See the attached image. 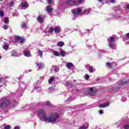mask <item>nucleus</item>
Instances as JSON below:
<instances>
[{
  "instance_id": "f257e3e1",
  "label": "nucleus",
  "mask_w": 129,
  "mask_h": 129,
  "mask_svg": "<svg viewBox=\"0 0 129 129\" xmlns=\"http://www.w3.org/2000/svg\"><path fill=\"white\" fill-rule=\"evenodd\" d=\"M12 104L11 103V100L10 99L4 97L0 99V108H6V107H9Z\"/></svg>"
},
{
  "instance_id": "f03ea898",
  "label": "nucleus",
  "mask_w": 129,
  "mask_h": 129,
  "mask_svg": "<svg viewBox=\"0 0 129 129\" xmlns=\"http://www.w3.org/2000/svg\"><path fill=\"white\" fill-rule=\"evenodd\" d=\"M58 118L59 114L58 113H54L50 114L48 117H46V121H48L49 122H54V121H56Z\"/></svg>"
},
{
  "instance_id": "7ed1b4c3",
  "label": "nucleus",
  "mask_w": 129,
  "mask_h": 129,
  "mask_svg": "<svg viewBox=\"0 0 129 129\" xmlns=\"http://www.w3.org/2000/svg\"><path fill=\"white\" fill-rule=\"evenodd\" d=\"M66 3L69 6H79V5H81L82 0H68Z\"/></svg>"
},
{
  "instance_id": "20e7f679",
  "label": "nucleus",
  "mask_w": 129,
  "mask_h": 129,
  "mask_svg": "<svg viewBox=\"0 0 129 129\" xmlns=\"http://www.w3.org/2000/svg\"><path fill=\"white\" fill-rule=\"evenodd\" d=\"M38 115L42 117L43 121H46L47 119V115L46 114V111L43 109H40L37 111Z\"/></svg>"
},
{
  "instance_id": "39448f33",
  "label": "nucleus",
  "mask_w": 129,
  "mask_h": 129,
  "mask_svg": "<svg viewBox=\"0 0 129 129\" xmlns=\"http://www.w3.org/2000/svg\"><path fill=\"white\" fill-rule=\"evenodd\" d=\"M96 93H97V92L96 90H93V87L90 88V92H89V95L91 96H95Z\"/></svg>"
},
{
  "instance_id": "423d86ee",
  "label": "nucleus",
  "mask_w": 129,
  "mask_h": 129,
  "mask_svg": "<svg viewBox=\"0 0 129 129\" xmlns=\"http://www.w3.org/2000/svg\"><path fill=\"white\" fill-rule=\"evenodd\" d=\"M15 41H16V42H19V43H25V39L19 36H16Z\"/></svg>"
},
{
  "instance_id": "0eeeda50",
  "label": "nucleus",
  "mask_w": 129,
  "mask_h": 129,
  "mask_svg": "<svg viewBox=\"0 0 129 129\" xmlns=\"http://www.w3.org/2000/svg\"><path fill=\"white\" fill-rule=\"evenodd\" d=\"M107 106H109V103H108V102H107L104 104H100L99 105V107L100 108H102V107H107Z\"/></svg>"
},
{
  "instance_id": "6e6552de",
  "label": "nucleus",
  "mask_w": 129,
  "mask_h": 129,
  "mask_svg": "<svg viewBox=\"0 0 129 129\" xmlns=\"http://www.w3.org/2000/svg\"><path fill=\"white\" fill-rule=\"evenodd\" d=\"M46 11L48 13V14H51L52 11H53V8H52V7H51V6L48 5L46 8Z\"/></svg>"
},
{
  "instance_id": "1a4fd4ad",
  "label": "nucleus",
  "mask_w": 129,
  "mask_h": 129,
  "mask_svg": "<svg viewBox=\"0 0 129 129\" xmlns=\"http://www.w3.org/2000/svg\"><path fill=\"white\" fill-rule=\"evenodd\" d=\"M72 14H74V15H76L77 14H80V13H82V10L79 8L77 10V11L76 10H72Z\"/></svg>"
},
{
  "instance_id": "9d476101",
  "label": "nucleus",
  "mask_w": 129,
  "mask_h": 129,
  "mask_svg": "<svg viewBox=\"0 0 129 129\" xmlns=\"http://www.w3.org/2000/svg\"><path fill=\"white\" fill-rule=\"evenodd\" d=\"M37 20L39 23H43L44 22V18L41 15L38 16L37 18Z\"/></svg>"
},
{
  "instance_id": "9b49d317",
  "label": "nucleus",
  "mask_w": 129,
  "mask_h": 129,
  "mask_svg": "<svg viewBox=\"0 0 129 129\" xmlns=\"http://www.w3.org/2000/svg\"><path fill=\"white\" fill-rule=\"evenodd\" d=\"M109 48H110L111 49H112L113 50H115V48L116 46L115 45V44H114V43L112 42H110L109 43Z\"/></svg>"
},
{
  "instance_id": "f8f14e48",
  "label": "nucleus",
  "mask_w": 129,
  "mask_h": 129,
  "mask_svg": "<svg viewBox=\"0 0 129 129\" xmlns=\"http://www.w3.org/2000/svg\"><path fill=\"white\" fill-rule=\"evenodd\" d=\"M107 41L109 43H112L115 41V37L113 36L109 37V38H108Z\"/></svg>"
},
{
  "instance_id": "ddd939ff",
  "label": "nucleus",
  "mask_w": 129,
  "mask_h": 129,
  "mask_svg": "<svg viewBox=\"0 0 129 129\" xmlns=\"http://www.w3.org/2000/svg\"><path fill=\"white\" fill-rule=\"evenodd\" d=\"M37 67H38V68L39 69H43V68H44V67L45 66L44 65V63H43L42 62L37 63Z\"/></svg>"
},
{
  "instance_id": "4468645a",
  "label": "nucleus",
  "mask_w": 129,
  "mask_h": 129,
  "mask_svg": "<svg viewBox=\"0 0 129 129\" xmlns=\"http://www.w3.org/2000/svg\"><path fill=\"white\" fill-rule=\"evenodd\" d=\"M56 45L58 47H63V46L65 45V43L63 41H59L57 43Z\"/></svg>"
},
{
  "instance_id": "2eb2a0df",
  "label": "nucleus",
  "mask_w": 129,
  "mask_h": 129,
  "mask_svg": "<svg viewBox=\"0 0 129 129\" xmlns=\"http://www.w3.org/2000/svg\"><path fill=\"white\" fill-rule=\"evenodd\" d=\"M21 6H22V8H23L24 9H26V8L29 7V5L27 3H22Z\"/></svg>"
},
{
  "instance_id": "dca6fc26",
  "label": "nucleus",
  "mask_w": 129,
  "mask_h": 129,
  "mask_svg": "<svg viewBox=\"0 0 129 129\" xmlns=\"http://www.w3.org/2000/svg\"><path fill=\"white\" fill-rule=\"evenodd\" d=\"M73 66V63H71V62H68L67 64V67L68 69H70V68H72Z\"/></svg>"
},
{
  "instance_id": "f3484780",
  "label": "nucleus",
  "mask_w": 129,
  "mask_h": 129,
  "mask_svg": "<svg viewBox=\"0 0 129 129\" xmlns=\"http://www.w3.org/2000/svg\"><path fill=\"white\" fill-rule=\"evenodd\" d=\"M59 54L62 57H65L66 56V52L63 50L60 51Z\"/></svg>"
},
{
  "instance_id": "a211bd4d",
  "label": "nucleus",
  "mask_w": 129,
  "mask_h": 129,
  "mask_svg": "<svg viewBox=\"0 0 129 129\" xmlns=\"http://www.w3.org/2000/svg\"><path fill=\"white\" fill-rule=\"evenodd\" d=\"M23 54L26 57H30L31 56V54H30V53L28 51H24Z\"/></svg>"
},
{
  "instance_id": "6ab92c4d",
  "label": "nucleus",
  "mask_w": 129,
  "mask_h": 129,
  "mask_svg": "<svg viewBox=\"0 0 129 129\" xmlns=\"http://www.w3.org/2000/svg\"><path fill=\"white\" fill-rule=\"evenodd\" d=\"M126 83H127V81H122L121 82H119L118 83V85H124V84H126Z\"/></svg>"
},
{
  "instance_id": "aec40b11",
  "label": "nucleus",
  "mask_w": 129,
  "mask_h": 129,
  "mask_svg": "<svg viewBox=\"0 0 129 129\" xmlns=\"http://www.w3.org/2000/svg\"><path fill=\"white\" fill-rule=\"evenodd\" d=\"M54 79H55V78L54 77H51L50 78V79L48 80V83L51 84L53 81H54Z\"/></svg>"
},
{
  "instance_id": "412c9836",
  "label": "nucleus",
  "mask_w": 129,
  "mask_h": 129,
  "mask_svg": "<svg viewBox=\"0 0 129 129\" xmlns=\"http://www.w3.org/2000/svg\"><path fill=\"white\" fill-rule=\"evenodd\" d=\"M106 65L107 68H109V69H111V68H112V67H111L112 64L110 62L106 63Z\"/></svg>"
},
{
  "instance_id": "4be33fe9",
  "label": "nucleus",
  "mask_w": 129,
  "mask_h": 129,
  "mask_svg": "<svg viewBox=\"0 0 129 129\" xmlns=\"http://www.w3.org/2000/svg\"><path fill=\"white\" fill-rule=\"evenodd\" d=\"M88 71L90 72V73H93L94 71V70H93V68L90 66V68L88 69Z\"/></svg>"
},
{
  "instance_id": "5701e85b",
  "label": "nucleus",
  "mask_w": 129,
  "mask_h": 129,
  "mask_svg": "<svg viewBox=\"0 0 129 129\" xmlns=\"http://www.w3.org/2000/svg\"><path fill=\"white\" fill-rule=\"evenodd\" d=\"M12 55L14 56V57H17V56H18V53L15 51H12Z\"/></svg>"
},
{
  "instance_id": "b1692460",
  "label": "nucleus",
  "mask_w": 129,
  "mask_h": 129,
  "mask_svg": "<svg viewBox=\"0 0 129 129\" xmlns=\"http://www.w3.org/2000/svg\"><path fill=\"white\" fill-rule=\"evenodd\" d=\"M54 32H55V33H56V34H58V33H60V30H59V29H58V28H57V27H55L54 28Z\"/></svg>"
},
{
  "instance_id": "393cba45",
  "label": "nucleus",
  "mask_w": 129,
  "mask_h": 129,
  "mask_svg": "<svg viewBox=\"0 0 129 129\" xmlns=\"http://www.w3.org/2000/svg\"><path fill=\"white\" fill-rule=\"evenodd\" d=\"M9 22V18H8V17H6L4 19V23L5 24H8Z\"/></svg>"
},
{
  "instance_id": "a878e982",
  "label": "nucleus",
  "mask_w": 129,
  "mask_h": 129,
  "mask_svg": "<svg viewBox=\"0 0 129 129\" xmlns=\"http://www.w3.org/2000/svg\"><path fill=\"white\" fill-rule=\"evenodd\" d=\"M53 54L55 56H56L57 57L59 56V52L57 51H54L53 52Z\"/></svg>"
},
{
  "instance_id": "bb28decb",
  "label": "nucleus",
  "mask_w": 129,
  "mask_h": 129,
  "mask_svg": "<svg viewBox=\"0 0 129 129\" xmlns=\"http://www.w3.org/2000/svg\"><path fill=\"white\" fill-rule=\"evenodd\" d=\"M54 28H53V27H50L48 32H49V33H53V32H54Z\"/></svg>"
},
{
  "instance_id": "cd10ccee",
  "label": "nucleus",
  "mask_w": 129,
  "mask_h": 129,
  "mask_svg": "<svg viewBox=\"0 0 129 129\" xmlns=\"http://www.w3.org/2000/svg\"><path fill=\"white\" fill-rule=\"evenodd\" d=\"M38 52L39 54L40 57H42L43 56V52L40 50H38Z\"/></svg>"
},
{
  "instance_id": "c85d7f7f",
  "label": "nucleus",
  "mask_w": 129,
  "mask_h": 129,
  "mask_svg": "<svg viewBox=\"0 0 129 129\" xmlns=\"http://www.w3.org/2000/svg\"><path fill=\"white\" fill-rule=\"evenodd\" d=\"M5 16V13H4V11L0 10V16L4 17Z\"/></svg>"
},
{
  "instance_id": "c756f323",
  "label": "nucleus",
  "mask_w": 129,
  "mask_h": 129,
  "mask_svg": "<svg viewBox=\"0 0 129 129\" xmlns=\"http://www.w3.org/2000/svg\"><path fill=\"white\" fill-rule=\"evenodd\" d=\"M84 14H86L87 15H88V14H89V9H86L84 10Z\"/></svg>"
},
{
  "instance_id": "7c9ffc66",
  "label": "nucleus",
  "mask_w": 129,
  "mask_h": 129,
  "mask_svg": "<svg viewBox=\"0 0 129 129\" xmlns=\"http://www.w3.org/2000/svg\"><path fill=\"white\" fill-rule=\"evenodd\" d=\"M3 48L4 50H9V45H4Z\"/></svg>"
},
{
  "instance_id": "2f4dec72",
  "label": "nucleus",
  "mask_w": 129,
  "mask_h": 129,
  "mask_svg": "<svg viewBox=\"0 0 129 129\" xmlns=\"http://www.w3.org/2000/svg\"><path fill=\"white\" fill-rule=\"evenodd\" d=\"M124 129H128L129 128V125L126 124L123 126Z\"/></svg>"
},
{
  "instance_id": "473e14b6",
  "label": "nucleus",
  "mask_w": 129,
  "mask_h": 129,
  "mask_svg": "<svg viewBox=\"0 0 129 129\" xmlns=\"http://www.w3.org/2000/svg\"><path fill=\"white\" fill-rule=\"evenodd\" d=\"M5 129H11V126L7 125L4 127Z\"/></svg>"
},
{
  "instance_id": "72a5a7b5",
  "label": "nucleus",
  "mask_w": 129,
  "mask_h": 129,
  "mask_svg": "<svg viewBox=\"0 0 129 129\" xmlns=\"http://www.w3.org/2000/svg\"><path fill=\"white\" fill-rule=\"evenodd\" d=\"M8 28H9V27L7 25H4L3 26V29H4V30H7Z\"/></svg>"
},
{
  "instance_id": "f704fd0d",
  "label": "nucleus",
  "mask_w": 129,
  "mask_h": 129,
  "mask_svg": "<svg viewBox=\"0 0 129 129\" xmlns=\"http://www.w3.org/2000/svg\"><path fill=\"white\" fill-rule=\"evenodd\" d=\"M46 105L47 106H50V105H51V103L49 101H47L46 102Z\"/></svg>"
},
{
  "instance_id": "c9c22d12",
  "label": "nucleus",
  "mask_w": 129,
  "mask_h": 129,
  "mask_svg": "<svg viewBox=\"0 0 129 129\" xmlns=\"http://www.w3.org/2000/svg\"><path fill=\"white\" fill-rule=\"evenodd\" d=\"M26 24L25 23H23L22 25H21V27L22 28H26Z\"/></svg>"
},
{
  "instance_id": "e433bc0d",
  "label": "nucleus",
  "mask_w": 129,
  "mask_h": 129,
  "mask_svg": "<svg viewBox=\"0 0 129 129\" xmlns=\"http://www.w3.org/2000/svg\"><path fill=\"white\" fill-rule=\"evenodd\" d=\"M89 75H86V77L85 78V79H86V80H88V79H89Z\"/></svg>"
},
{
  "instance_id": "4c0bfd02",
  "label": "nucleus",
  "mask_w": 129,
  "mask_h": 129,
  "mask_svg": "<svg viewBox=\"0 0 129 129\" xmlns=\"http://www.w3.org/2000/svg\"><path fill=\"white\" fill-rule=\"evenodd\" d=\"M109 2L111 3V4H114V3H115V0H109Z\"/></svg>"
},
{
  "instance_id": "58836bf2",
  "label": "nucleus",
  "mask_w": 129,
  "mask_h": 129,
  "mask_svg": "<svg viewBox=\"0 0 129 129\" xmlns=\"http://www.w3.org/2000/svg\"><path fill=\"white\" fill-rule=\"evenodd\" d=\"M79 129H87V128L84 126L80 127Z\"/></svg>"
},
{
  "instance_id": "ea45409f",
  "label": "nucleus",
  "mask_w": 129,
  "mask_h": 129,
  "mask_svg": "<svg viewBox=\"0 0 129 129\" xmlns=\"http://www.w3.org/2000/svg\"><path fill=\"white\" fill-rule=\"evenodd\" d=\"M54 71L55 72H58V71H59V68H56Z\"/></svg>"
},
{
  "instance_id": "a19ab883",
  "label": "nucleus",
  "mask_w": 129,
  "mask_h": 129,
  "mask_svg": "<svg viewBox=\"0 0 129 129\" xmlns=\"http://www.w3.org/2000/svg\"><path fill=\"white\" fill-rule=\"evenodd\" d=\"M47 3H48L49 5L52 4V0H47Z\"/></svg>"
},
{
  "instance_id": "79ce46f5",
  "label": "nucleus",
  "mask_w": 129,
  "mask_h": 129,
  "mask_svg": "<svg viewBox=\"0 0 129 129\" xmlns=\"http://www.w3.org/2000/svg\"><path fill=\"white\" fill-rule=\"evenodd\" d=\"M99 113H100V114H103V110H100L99 111Z\"/></svg>"
},
{
  "instance_id": "37998d69",
  "label": "nucleus",
  "mask_w": 129,
  "mask_h": 129,
  "mask_svg": "<svg viewBox=\"0 0 129 129\" xmlns=\"http://www.w3.org/2000/svg\"><path fill=\"white\" fill-rule=\"evenodd\" d=\"M14 129H20V126H15L14 127Z\"/></svg>"
},
{
  "instance_id": "c03bdc74",
  "label": "nucleus",
  "mask_w": 129,
  "mask_h": 129,
  "mask_svg": "<svg viewBox=\"0 0 129 129\" xmlns=\"http://www.w3.org/2000/svg\"><path fill=\"white\" fill-rule=\"evenodd\" d=\"M126 38H127V39H129V33L126 34Z\"/></svg>"
},
{
  "instance_id": "a18cd8bd",
  "label": "nucleus",
  "mask_w": 129,
  "mask_h": 129,
  "mask_svg": "<svg viewBox=\"0 0 129 129\" xmlns=\"http://www.w3.org/2000/svg\"><path fill=\"white\" fill-rule=\"evenodd\" d=\"M14 5H15V3L14 2H12L10 3V6H14Z\"/></svg>"
},
{
  "instance_id": "49530a36",
  "label": "nucleus",
  "mask_w": 129,
  "mask_h": 129,
  "mask_svg": "<svg viewBox=\"0 0 129 129\" xmlns=\"http://www.w3.org/2000/svg\"><path fill=\"white\" fill-rule=\"evenodd\" d=\"M126 9H127V10H129V4L126 6Z\"/></svg>"
},
{
  "instance_id": "de8ad7c7",
  "label": "nucleus",
  "mask_w": 129,
  "mask_h": 129,
  "mask_svg": "<svg viewBox=\"0 0 129 129\" xmlns=\"http://www.w3.org/2000/svg\"><path fill=\"white\" fill-rule=\"evenodd\" d=\"M3 82V78H0V83H2Z\"/></svg>"
},
{
  "instance_id": "09e8293b",
  "label": "nucleus",
  "mask_w": 129,
  "mask_h": 129,
  "mask_svg": "<svg viewBox=\"0 0 129 129\" xmlns=\"http://www.w3.org/2000/svg\"><path fill=\"white\" fill-rule=\"evenodd\" d=\"M103 0H98V2H99L100 3H101Z\"/></svg>"
},
{
  "instance_id": "8fccbe9b",
  "label": "nucleus",
  "mask_w": 129,
  "mask_h": 129,
  "mask_svg": "<svg viewBox=\"0 0 129 129\" xmlns=\"http://www.w3.org/2000/svg\"><path fill=\"white\" fill-rule=\"evenodd\" d=\"M0 59H2V56L0 55Z\"/></svg>"
},
{
  "instance_id": "3c124183",
  "label": "nucleus",
  "mask_w": 129,
  "mask_h": 129,
  "mask_svg": "<svg viewBox=\"0 0 129 129\" xmlns=\"http://www.w3.org/2000/svg\"><path fill=\"white\" fill-rule=\"evenodd\" d=\"M76 91H79V90H78V89H77V90H76Z\"/></svg>"
},
{
  "instance_id": "603ef678",
  "label": "nucleus",
  "mask_w": 129,
  "mask_h": 129,
  "mask_svg": "<svg viewBox=\"0 0 129 129\" xmlns=\"http://www.w3.org/2000/svg\"><path fill=\"white\" fill-rule=\"evenodd\" d=\"M22 1H26V0H22Z\"/></svg>"
},
{
  "instance_id": "864d4df0",
  "label": "nucleus",
  "mask_w": 129,
  "mask_h": 129,
  "mask_svg": "<svg viewBox=\"0 0 129 129\" xmlns=\"http://www.w3.org/2000/svg\"><path fill=\"white\" fill-rule=\"evenodd\" d=\"M0 1H1V2H2V1H3V0H0Z\"/></svg>"
}]
</instances>
